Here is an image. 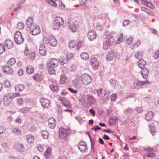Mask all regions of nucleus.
<instances>
[{"instance_id":"obj_1","label":"nucleus","mask_w":159,"mask_h":159,"mask_svg":"<svg viewBox=\"0 0 159 159\" xmlns=\"http://www.w3.org/2000/svg\"><path fill=\"white\" fill-rule=\"evenodd\" d=\"M64 24V20L62 18L57 16L52 24V28L55 30H58Z\"/></svg>"},{"instance_id":"obj_2","label":"nucleus","mask_w":159,"mask_h":159,"mask_svg":"<svg viewBox=\"0 0 159 159\" xmlns=\"http://www.w3.org/2000/svg\"><path fill=\"white\" fill-rule=\"evenodd\" d=\"M115 43L114 38L110 36L109 38H105L103 42L104 49L107 50L110 47L112 46Z\"/></svg>"},{"instance_id":"obj_3","label":"nucleus","mask_w":159,"mask_h":159,"mask_svg":"<svg viewBox=\"0 0 159 159\" xmlns=\"http://www.w3.org/2000/svg\"><path fill=\"white\" fill-rule=\"evenodd\" d=\"M70 133V129L69 128L66 129L62 127L59 129V137L61 139L66 140Z\"/></svg>"},{"instance_id":"obj_4","label":"nucleus","mask_w":159,"mask_h":159,"mask_svg":"<svg viewBox=\"0 0 159 159\" xmlns=\"http://www.w3.org/2000/svg\"><path fill=\"white\" fill-rule=\"evenodd\" d=\"M12 94L10 93H7L3 97V104L5 106H9L11 103V101L13 99Z\"/></svg>"},{"instance_id":"obj_5","label":"nucleus","mask_w":159,"mask_h":159,"mask_svg":"<svg viewBox=\"0 0 159 159\" xmlns=\"http://www.w3.org/2000/svg\"><path fill=\"white\" fill-rule=\"evenodd\" d=\"M149 83L150 82L148 80L144 81L139 80L133 83V87L135 89H139L141 88L142 86L148 85Z\"/></svg>"},{"instance_id":"obj_6","label":"nucleus","mask_w":159,"mask_h":159,"mask_svg":"<svg viewBox=\"0 0 159 159\" xmlns=\"http://www.w3.org/2000/svg\"><path fill=\"white\" fill-rule=\"evenodd\" d=\"M14 39L15 43L17 44H20L23 43L24 39L20 32L16 31L15 34Z\"/></svg>"},{"instance_id":"obj_7","label":"nucleus","mask_w":159,"mask_h":159,"mask_svg":"<svg viewBox=\"0 0 159 159\" xmlns=\"http://www.w3.org/2000/svg\"><path fill=\"white\" fill-rule=\"evenodd\" d=\"M81 80L83 84L85 85H88L92 81V77L88 74H83L81 76Z\"/></svg>"},{"instance_id":"obj_8","label":"nucleus","mask_w":159,"mask_h":159,"mask_svg":"<svg viewBox=\"0 0 159 159\" xmlns=\"http://www.w3.org/2000/svg\"><path fill=\"white\" fill-rule=\"evenodd\" d=\"M31 33L33 35H36L40 32L39 27L36 24L32 25L30 28Z\"/></svg>"},{"instance_id":"obj_9","label":"nucleus","mask_w":159,"mask_h":159,"mask_svg":"<svg viewBox=\"0 0 159 159\" xmlns=\"http://www.w3.org/2000/svg\"><path fill=\"white\" fill-rule=\"evenodd\" d=\"M78 147L82 152H86L87 151V144L84 141H80L78 145Z\"/></svg>"},{"instance_id":"obj_10","label":"nucleus","mask_w":159,"mask_h":159,"mask_svg":"<svg viewBox=\"0 0 159 159\" xmlns=\"http://www.w3.org/2000/svg\"><path fill=\"white\" fill-rule=\"evenodd\" d=\"M90 63L93 69L95 70L98 69L99 66V64L96 58L95 57L92 58L90 60Z\"/></svg>"},{"instance_id":"obj_11","label":"nucleus","mask_w":159,"mask_h":159,"mask_svg":"<svg viewBox=\"0 0 159 159\" xmlns=\"http://www.w3.org/2000/svg\"><path fill=\"white\" fill-rule=\"evenodd\" d=\"M87 36L90 41H92L96 38V34L94 30L91 29L88 32Z\"/></svg>"},{"instance_id":"obj_12","label":"nucleus","mask_w":159,"mask_h":159,"mask_svg":"<svg viewBox=\"0 0 159 159\" xmlns=\"http://www.w3.org/2000/svg\"><path fill=\"white\" fill-rule=\"evenodd\" d=\"M42 107L44 108H47L49 107L50 104L49 100L45 98H42L40 100Z\"/></svg>"},{"instance_id":"obj_13","label":"nucleus","mask_w":159,"mask_h":159,"mask_svg":"<svg viewBox=\"0 0 159 159\" xmlns=\"http://www.w3.org/2000/svg\"><path fill=\"white\" fill-rule=\"evenodd\" d=\"M2 68L4 73H7L8 74H11L13 71V69L9 66H2Z\"/></svg>"},{"instance_id":"obj_14","label":"nucleus","mask_w":159,"mask_h":159,"mask_svg":"<svg viewBox=\"0 0 159 159\" xmlns=\"http://www.w3.org/2000/svg\"><path fill=\"white\" fill-rule=\"evenodd\" d=\"M87 102L89 104L94 105L96 102V99L91 94H88L86 98Z\"/></svg>"},{"instance_id":"obj_15","label":"nucleus","mask_w":159,"mask_h":159,"mask_svg":"<svg viewBox=\"0 0 159 159\" xmlns=\"http://www.w3.org/2000/svg\"><path fill=\"white\" fill-rule=\"evenodd\" d=\"M78 26V22L75 21L72 24L69 25V28L72 32H75L76 31Z\"/></svg>"},{"instance_id":"obj_16","label":"nucleus","mask_w":159,"mask_h":159,"mask_svg":"<svg viewBox=\"0 0 159 159\" xmlns=\"http://www.w3.org/2000/svg\"><path fill=\"white\" fill-rule=\"evenodd\" d=\"M39 52L42 56H45L47 54L46 50L45 45L43 44H41L39 49Z\"/></svg>"},{"instance_id":"obj_17","label":"nucleus","mask_w":159,"mask_h":159,"mask_svg":"<svg viewBox=\"0 0 159 159\" xmlns=\"http://www.w3.org/2000/svg\"><path fill=\"white\" fill-rule=\"evenodd\" d=\"M115 57V52L114 51L109 52L107 54L106 59L107 61L112 60Z\"/></svg>"},{"instance_id":"obj_18","label":"nucleus","mask_w":159,"mask_h":159,"mask_svg":"<svg viewBox=\"0 0 159 159\" xmlns=\"http://www.w3.org/2000/svg\"><path fill=\"white\" fill-rule=\"evenodd\" d=\"M48 123L49 127L50 128L53 129L55 126L56 120L53 117L50 118L48 120Z\"/></svg>"},{"instance_id":"obj_19","label":"nucleus","mask_w":159,"mask_h":159,"mask_svg":"<svg viewBox=\"0 0 159 159\" xmlns=\"http://www.w3.org/2000/svg\"><path fill=\"white\" fill-rule=\"evenodd\" d=\"M79 101L84 107L87 108L90 107V105L87 102H86L83 96H80L79 97Z\"/></svg>"},{"instance_id":"obj_20","label":"nucleus","mask_w":159,"mask_h":159,"mask_svg":"<svg viewBox=\"0 0 159 159\" xmlns=\"http://www.w3.org/2000/svg\"><path fill=\"white\" fill-rule=\"evenodd\" d=\"M142 69L141 71V73L142 77L144 79H146L147 78L149 73V70L146 67H143L141 68Z\"/></svg>"},{"instance_id":"obj_21","label":"nucleus","mask_w":159,"mask_h":159,"mask_svg":"<svg viewBox=\"0 0 159 159\" xmlns=\"http://www.w3.org/2000/svg\"><path fill=\"white\" fill-rule=\"evenodd\" d=\"M49 44L52 47L56 46L57 44V41L54 37L51 36L49 37Z\"/></svg>"},{"instance_id":"obj_22","label":"nucleus","mask_w":159,"mask_h":159,"mask_svg":"<svg viewBox=\"0 0 159 159\" xmlns=\"http://www.w3.org/2000/svg\"><path fill=\"white\" fill-rule=\"evenodd\" d=\"M153 117V113L152 111H149L145 116V119L148 121H151Z\"/></svg>"},{"instance_id":"obj_23","label":"nucleus","mask_w":159,"mask_h":159,"mask_svg":"<svg viewBox=\"0 0 159 159\" xmlns=\"http://www.w3.org/2000/svg\"><path fill=\"white\" fill-rule=\"evenodd\" d=\"M68 55H66V57L63 56L60 57L59 58V60L61 65H63L67 63L68 61Z\"/></svg>"},{"instance_id":"obj_24","label":"nucleus","mask_w":159,"mask_h":159,"mask_svg":"<svg viewBox=\"0 0 159 159\" xmlns=\"http://www.w3.org/2000/svg\"><path fill=\"white\" fill-rule=\"evenodd\" d=\"M61 101L66 107L70 108L71 107V105L70 103L66 99L64 98H63L61 99Z\"/></svg>"},{"instance_id":"obj_25","label":"nucleus","mask_w":159,"mask_h":159,"mask_svg":"<svg viewBox=\"0 0 159 159\" xmlns=\"http://www.w3.org/2000/svg\"><path fill=\"white\" fill-rule=\"evenodd\" d=\"M118 120V118L116 116H115L113 118L110 117L109 121V125L111 126L114 125L115 124Z\"/></svg>"},{"instance_id":"obj_26","label":"nucleus","mask_w":159,"mask_h":159,"mask_svg":"<svg viewBox=\"0 0 159 159\" xmlns=\"http://www.w3.org/2000/svg\"><path fill=\"white\" fill-rule=\"evenodd\" d=\"M6 46L9 49H10L13 47V43L12 41L9 39H7L4 42Z\"/></svg>"},{"instance_id":"obj_27","label":"nucleus","mask_w":159,"mask_h":159,"mask_svg":"<svg viewBox=\"0 0 159 159\" xmlns=\"http://www.w3.org/2000/svg\"><path fill=\"white\" fill-rule=\"evenodd\" d=\"M58 63V60L54 58L52 59L50 61V64L49 66L56 67L57 66Z\"/></svg>"},{"instance_id":"obj_28","label":"nucleus","mask_w":159,"mask_h":159,"mask_svg":"<svg viewBox=\"0 0 159 159\" xmlns=\"http://www.w3.org/2000/svg\"><path fill=\"white\" fill-rule=\"evenodd\" d=\"M146 64V61L142 59H140L138 62V65L141 69L144 67Z\"/></svg>"},{"instance_id":"obj_29","label":"nucleus","mask_w":159,"mask_h":159,"mask_svg":"<svg viewBox=\"0 0 159 159\" xmlns=\"http://www.w3.org/2000/svg\"><path fill=\"white\" fill-rule=\"evenodd\" d=\"M34 80L37 81H41L43 79V76L39 74H35L33 77Z\"/></svg>"},{"instance_id":"obj_30","label":"nucleus","mask_w":159,"mask_h":159,"mask_svg":"<svg viewBox=\"0 0 159 159\" xmlns=\"http://www.w3.org/2000/svg\"><path fill=\"white\" fill-rule=\"evenodd\" d=\"M25 89V86L23 84H19L15 86V89L16 91L21 92Z\"/></svg>"},{"instance_id":"obj_31","label":"nucleus","mask_w":159,"mask_h":159,"mask_svg":"<svg viewBox=\"0 0 159 159\" xmlns=\"http://www.w3.org/2000/svg\"><path fill=\"white\" fill-rule=\"evenodd\" d=\"M149 127L151 133L153 135L154 134L153 133H154L156 131V129L154 123H151L149 124Z\"/></svg>"},{"instance_id":"obj_32","label":"nucleus","mask_w":159,"mask_h":159,"mask_svg":"<svg viewBox=\"0 0 159 159\" xmlns=\"http://www.w3.org/2000/svg\"><path fill=\"white\" fill-rule=\"evenodd\" d=\"M34 70V68L32 66L28 65L26 67V71L29 74H30L33 73Z\"/></svg>"},{"instance_id":"obj_33","label":"nucleus","mask_w":159,"mask_h":159,"mask_svg":"<svg viewBox=\"0 0 159 159\" xmlns=\"http://www.w3.org/2000/svg\"><path fill=\"white\" fill-rule=\"evenodd\" d=\"M26 139L27 141L30 143H33L34 141V136L30 134L27 135Z\"/></svg>"},{"instance_id":"obj_34","label":"nucleus","mask_w":159,"mask_h":159,"mask_svg":"<svg viewBox=\"0 0 159 159\" xmlns=\"http://www.w3.org/2000/svg\"><path fill=\"white\" fill-rule=\"evenodd\" d=\"M49 87L51 90L53 92H57L59 90V87L54 84L50 85Z\"/></svg>"},{"instance_id":"obj_35","label":"nucleus","mask_w":159,"mask_h":159,"mask_svg":"<svg viewBox=\"0 0 159 159\" xmlns=\"http://www.w3.org/2000/svg\"><path fill=\"white\" fill-rule=\"evenodd\" d=\"M134 111V110L133 109L131 108L128 107L124 110L123 112L126 115H129L131 114Z\"/></svg>"},{"instance_id":"obj_36","label":"nucleus","mask_w":159,"mask_h":159,"mask_svg":"<svg viewBox=\"0 0 159 159\" xmlns=\"http://www.w3.org/2000/svg\"><path fill=\"white\" fill-rule=\"evenodd\" d=\"M143 54L142 51H137L134 55L135 57L137 59H139L142 57Z\"/></svg>"},{"instance_id":"obj_37","label":"nucleus","mask_w":159,"mask_h":159,"mask_svg":"<svg viewBox=\"0 0 159 159\" xmlns=\"http://www.w3.org/2000/svg\"><path fill=\"white\" fill-rule=\"evenodd\" d=\"M33 23L32 18L29 17L27 20L26 25L27 26L30 28L32 26Z\"/></svg>"},{"instance_id":"obj_38","label":"nucleus","mask_w":159,"mask_h":159,"mask_svg":"<svg viewBox=\"0 0 159 159\" xmlns=\"http://www.w3.org/2000/svg\"><path fill=\"white\" fill-rule=\"evenodd\" d=\"M51 149L50 148H48L45 151L44 155L47 159L49 158L50 157V153Z\"/></svg>"},{"instance_id":"obj_39","label":"nucleus","mask_w":159,"mask_h":159,"mask_svg":"<svg viewBox=\"0 0 159 159\" xmlns=\"http://www.w3.org/2000/svg\"><path fill=\"white\" fill-rule=\"evenodd\" d=\"M54 67L49 66L48 67V70L49 73L51 74H54L55 73V70L54 68Z\"/></svg>"},{"instance_id":"obj_40","label":"nucleus","mask_w":159,"mask_h":159,"mask_svg":"<svg viewBox=\"0 0 159 159\" xmlns=\"http://www.w3.org/2000/svg\"><path fill=\"white\" fill-rule=\"evenodd\" d=\"M49 135V133L47 131H43L42 132V136L45 139H48Z\"/></svg>"},{"instance_id":"obj_41","label":"nucleus","mask_w":159,"mask_h":159,"mask_svg":"<svg viewBox=\"0 0 159 159\" xmlns=\"http://www.w3.org/2000/svg\"><path fill=\"white\" fill-rule=\"evenodd\" d=\"M66 79L67 77L64 75H62L60 78V83L62 84H65Z\"/></svg>"},{"instance_id":"obj_42","label":"nucleus","mask_w":159,"mask_h":159,"mask_svg":"<svg viewBox=\"0 0 159 159\" xmlns=\"http://www.w3.org/2000/svg\"><path fill=\"white\" fill-rule=\"evenodd\" d=\"M80 56L82 59L86 60L89 58L88 54L86 52H84L81 53Z\"/></svg>"},{"instance_id":"obj_43","label":"nucleus","mask_w":159,"mask_h":159,"mask_svg":"<svg viewBox=\"0 0 159 159\" xmlns=\"http://www.w3.org/2000/svg\"><path fill=\"white\" fill-rule=\"evenodd\" d=\"M16 62V60L14 58H11L8 61L7 64L9 66H11L15 64Z\"/></svg>"},{"instance_id":"obj_44","label":"nucleus","mask_w":159,"mask_h":159,"mask_svg":"<svg viewBox=\"0 0 159 159\" xmlns=\"http://www.w3.org/2000/svg\"><path fill=\"white\" fill-rule=\"evenodd\" d=\"M12 132L13 133L16 135H19L21 134V131L20 129L19 128H15L13 130Z\"/></svg>"},{"instance_id":"obj_45","label":"nucleus","mask_w":159,"mask_h":159,"mask_svg":"<svg viewBox=\"0 0 159 159\" xmlns=\"http://www.w3.org/2000/svg\"><path fill=\"white\" fill-rule=\"evenodd\" d=\"M16 148L18 151H22L24 149V147L21 144H18L17 145Z\"/></svg>"},{"instance_id":"obj_46","label":"nucleus","mask_w":159,"mask_h":159,"mask_svg":"<svg viewBox=\"0 0 159 159\" xmlns=\"http://www.w3.org/2000/svg\"><path fill=\"white\" fill-rule=\"evenodd\" d=\"M113 36L112 34H111L109 31H106L104 32L103 34V36L104 39L105 38H109L110 36Z\"/></svg>"},{"instance_id":"obj_47","label":"nucleus","mask_w":159,"mask_h":159,"mask_svg":"<svg viewBox=\"0 0 159 159\" xmlns=\"http://www.w3.org/2000/svg\"><path fill=\"white\" fill-rule=\"evenodd\" d=\"M5 51L4 45L0 43V54L2 53Z\"/></svg>"},{"instance_id":"obj_48","label":"nucleus","mask_w":159,"mask_h":159,"mask_svg":"<svg viewBox=\"0 0 159 159\" xmlns=\"http://www.w3.org/2000/svg\"><path fill=\"white\" fill-rule=\"evenodd\" d=\"M17 28H18V29H24V24L21 22H19L17 24Z\"/></svg>"},{"instance_id":"obj_49","label":"nucleus","mask_w":159,"mask_h":159,"mask_svg":"<svg viewBox=\"0 0 159 159\" xmlns=\"http://www.w3.org/2000/svg\"><path fill=\"white\" fill-rule=\"evenodd\" d=\"M47 2L53 7L57 6V4L55 2L52 0H47Z\"/></svg>"},{"instance_id":"obj_50","label":"nucleus","mask_w":159,"mask_h":159,"mask_svg":"<svg viewBox=\"0 0 159 159\" xmlns=\"http://www.w3.org/2000/svg\"><path fill=\"white\" fill-rule=\"evenodd\" d=\"M76 43L74 41H70L69 43V46L70 48H73L75 46Z\"/></svg>"},{"instance_id":"obj_51","label":"nucleus","mask_w":159,"mask_h":159,"mask_svg":"<svg viewBox=\"0 0 159 159\" xmlns=\"http://www.w3.org/2000/svg\"><path fill=\"white\" fill-rule=\"evenodd\" d=\"M144 150L146 153L152 152L154 151V149L152 148L148 147L145 148Z\"/></svg>"},{"instance_id":"obj_52","label":"nucleus","mask_w":159,"mask_h":159,"mask_svg":"<svg viewBox=\"0 0 159 159\" xmlns=\"http://www.w3.org/2000/svg\"><path fill=\"white\" fill-rule=\"evenodd\" d=\"M29 110V108L27 107H24L20 109V112L23 113H27Z\"/></svg>"},{"instance_id":"obj_53","label":"nucleus","mask_w":159,"mask_h":159,"mask_svg":"<svg viewBox=\"0 0 159 159\" xmlns=\"http://www.w3.org/2000/svg\"><path fill=\"white\" fill-rule=\"evenodd\" d=\"M110 84L112 86H114L116 85L117 82L116 81L112 79H111L110 80Z\"/></svg>"},{"instance_id":"obj_54","label":"nucleus","mask_w":159,"mask_h":159,"mask_svg":"<svg viewBox=\"0 0 159 159\" xmlns=\"http://www.w3.org/2000/svg\"><path fill=\"white\" fill-rule=\"evenodd\" d=\"M145 155L148 157H152L155 156V154L152 152H147L145 154Z\"/></svg>"},{"instance_id":"obj_55","label":"nucleus","mask_w":159,"mask_h":159,"mask_svg":"<svg viewBox=\"0 0 159 159\" xmlns=\"http://www.w3.org/2000/svg\"><path fill=\"white\" fill-rule=\"evenodd\" d=\"M144 4L151 8H153L154 7V6L153 4L149 1H147Z\"/></svg>"},{"instance_id":"obj_56","label":"nucleus","mask_w":159,"mask_h":159,"mask_svg":"<svg viewBox=\"0 0 159 159\" xmlns=\"http://www.w3.org/2000/svg\"><path fill=\"white\" fill-rule=\"evenodd\" d=\"M49 37L48 38L45 36H44L43 37V41L44 43L45 44H49Z\"/></svg>"},{"instance_id":"obj_57","label":"nucleus","mask_w":159,"mask_h":159,"mask_svg":"<svg viewBox=\"0 0 159 159\" xmlns=\"http://www.w3.org/2000/svg\"><path fill=\"white\" fill-rule=\"evenodd\" d=\"M24 101L22 98H20L18 100V104L19 105L21 106L23 104Z\"/></svg>"},{"instance_id":"obj_58","label":"nucleus","mask_w":159,"mask_h":159,"mask_svg":"<svg viewBox=\"0 0 159 159\" xmlns=\"http://www.w3.org/2000/svg\"><path fill=\"white\" fill-rule=\"evenodd\" d=\"M136 111L138 113H140L143 111V109L142 107H137L135 109Z\"/></svg>"},{"instance_id":"obj_59","label":"nucleus","mask_w":159,"mask_h":159,"mask_svg":"<svg viewBox=\"0 0 159 159\" xmlns=\"http://www.w3.org/2000/svg\"><path fill=\"white\" fill-rule=\"evenodd\" d=\"M117 98V94H113L111 96V101L113 102L115 101Z\"/></svg>"},{"instance_id":"obj_60","label":"nucleus","mask_w":159,"mask_h":159,"mask_svg":"<svg viewBox=\"0 0 159 159\" xmlns=\"http://www.w3.org/2000/svg\"><path fill=\"white\" fill-rule=\"evenodd\" d=\"M37 148L39 151L42 152L44 150L43 147L41 145H39L37 147Z\"/></svg>"},{"instance_id":"obj_61","label":"nucleus","mask_w":159,"mask_h":159,"mask_svg":"<svg viewBox=\"0 0 159 159\" xmlns=\"http://www.w3.org/2000/svg\"><path fill=\"white\" fill-rule=\"evenodd\" d=\"M129 20L128 19H127L124 21L123 24V25L124 27H125L129 24Z\"/></svg>"},{"instance_id":"obj_62","label":"nucleus","mask_w":159,"mask_h":159,"mask_svg":"<svg viewBox=\"0 0 159 159\" xmlns=\"http://www.w3.org/2000/svg\"><path fill=\"white\" fill-rule=\"evenodd\" d=\"M154 57L155 59H157L159 57V49L155 52Z\"/></svg>"},{"instance_id":"obj_63","label":"nucleus","mask_w":159,"mask_h":159,"mask_svg":"<svg viewBox=\"0 0 159 159\" xmlns=\"http://www.w3.org/2000/svg\"><path fill=\"white\" fill-rule=\"evenodd\" d=\"M4 85L5 87L8 88L10 86V83L9 81L6 80L4 82Z\"/></svg>"},{"instance_id":"obj_64","label":"nucleus","mask_w":159,"mask_h":159,"mask_svg":"<svg viewBox=\"0 0 159 159\" xmlns=\"http://www.w3.org/2000/svg\"><path fill=\"white\" fill-rule=\"evenodd\" d=\"M124 40L123 34L121 33L120 34L119 37L118 39V41H122Z\"/></svg>"}]
</instances>
